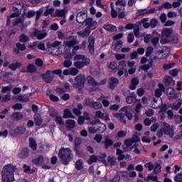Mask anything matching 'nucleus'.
Returning <instances> with one entry per match:
<instances>
[{
  "instance_id": "1",
  "label": "nucleus",
  "mask_w": 182,
  "mask_h": 182,
  "mask_svg": "<svg viewBox=\"0 0 182 182\" xmlns=\"http://www.w3.org/2000/svg\"><path fill=\"white\" fill-rule=\"evenodd\" d=\"M18 168L14 165H6L4 166L1 171V178L3 182H12L15 178H14V172L16 171Z\"/></svg>"
},
{
  "instance_id": "2",
  "label": "nucleus",
  "mask_w": 182,
  "mask_h": 182,
  "mask_svg": "<svg viewBox=\"0 0 182 182\" xmlns=\"http://www.w3.org/2000/svg\"><path fill=\"white\" fill-rule=\"evenodd\" d=\"M58 157L59 159H60L63 164L68 166L70 160L73 159V154L72 153V149H70V148H61L58 153Z\"/></svg>"
},
{
  "instance_id": "3",
  "label": "nucleus",
  "mask_w": 182,
  "mask_h": 182,
  "mask_svg": "<svg viewBox=\"0 0 182 182\" xmlns=\"http://www.w3.org/2000/svg\"><path fill=\"white\" fill-rule=\"evenodd\" d=\"M163 134H166L170 139L174 137V127H171L169 124L166 122H161V129L158 132V137H163Z\"/></svg>"
},
{
  "instance_id": "4",
  "label": "nucleus",
  "mask_w": 182,
  "mask_h": 182,
  "mask_svg": "<svg viewBox=\"0 0 182 182\" xmlns=\"http://www.w3.org/2000/svg\"><path fill=\"white\" fill-rule=\"evenodd\" d=\"M130 107H124L121 109L119 111L120 112L114 114V117H116L121 122V123H123V124H126V119H124V117L127 116V119L129 120H132L133 119V115L132 113L129 112V110H130Z\"/></svg>"
},
{
  "instance_id": "5",
  "label": "nucleus",
  "mask_w": 182,
  "mask_h": 182,
  "mask_svg": "<svg viewBox=\"0 0 182 182\" xmlns=\"http://www.w3.org/2000/svg\"><path fill=\"white\" fill-rule=\"evenodd\" d=\"M74 66L77 68V69H83L85 66H89L90 65V59L86 58L84 55H76L74 57Z\"/></svg>"
},
{
  "instance_id": "6",
  "label": "nucleus",
  "mask_w": 182,
  "mask_h": 182,
  "mask_svg": "<svg viewBox=\"0 0 182 182\" xmlns=\"http://www.w3.org/2000/svg\"><path fill=\"white\" fill-rule=\"evenodd\" d=\"M22 9H23V2L22 0H16L13 6V11L15 13L11 14L10 19L18 18V16L21 15V11H22Z\"/></svg>"
},
{
  "instance_id": "7",
  "label": "nucleus",
  "mask_w": 182,
  "mask_h": 182,
  "mask_svg": "<svg viewBox=\"0 0 182 182\" xmlns=\"http://www.w3.org/2000/svg\"><path fill=\"white\" fill-rule=\"evenodd\" d=\"M75 82L73 83V87L75 89H83L85 87V82H86V77L85 75L80 74L75 77Z\"/></svg>"
},
{
  "instance_id": "8",
  "label": "nucleus",
  "mask_w": 182,
  "mask_h": 182,
  "mask_svg": "<svg viewBox=\"0 0 182 182\" xmlns=\"http://www.w3.org/2000/svg\"><path fill=\"white\" fill-rule=\"evenodd\" d=\"M173 33V28H164L161 33V43L164 45V43H168L170 42V38L171 37V34Z\"/></svg>"
},
{
  "instance_id": "9",
  "label": "nucleus",
  "mask_w": 182,
  "mask_h": 182,
  "mask_svg": "<svg viewBox=\"0 0 182 182\" xmlns=\"http://www.w3.org/2000/svg\"><path fill=\"white\" fill-rule=\"evenodd\" d=\"M62 45V41H55L54 43H47V48H48V51L50 52V55H56L53 50L56 49V48H59Z\"/></svg>"
},
{
  "instance_id": "10",
  "label": "nucleus",
  "mask_w": 182,
  "mask_h": 182,
  "mask_svg": "<svg viewBox=\"0 0 182 182\" xmlns=\"http://www.w3.org/2000/svg\"><path fill=\"white\" fill-rule=\"evenodd\" d=\"M85 105L87 106H90V107H92V109H95V110H99V109H102V107H103L102 102H95L92 100H87L85 101Z\"/></svg>"
},
{
  "instance_id": "11",
  "label": "nucleus",
  "mask_w": 182,
  "mask_h": 182,
  "mask_svg": "<svg viewBox=\"0 0 182 182\" xmlns=\"http://www.w3.org/2000/svg\"><path fill=\"white\" fill-rule=\"evenodd\" d=\"M169 53L170 48L167 47H164L161 51L156 53V55H155V59H165V58H167V56H168Z\"/></svg>"
},
{
  "instance_id": "12",
  "label": "nucleus",
  "mask_w": 182,
  "mask_h": 182,
  "mask_svg": "<svg viewBox=\"0 0 182 182\" xmlns=\"http://www.w3.org/2000/svg\"><path fill=\"white\" fill-rule=\"evenodd\" d=\"M85 23L86 28H89L90 31H95L98 26L97 21L93 20V18H88Z\"/></svg>"
},
{
  "instance_id": "13",
  "label": "nucleus",
  "mask_w": 182,
  "mask_h": 182,
  "mask_svg": "<svg viewBox=\"0 0 182 182\" xmlns=\"http://www.w3.org/2000/svg\"><path fill=\"white\" fill-rule=\"evenodd\" d=\"M87 13L85 11H80L77 13L76 16V20L77 23H85L87 21Z\"/></svg>"
},
{
  "instance_id": "14",
  "label": "nucleus",
  "mask_w": 182,
  "mask_h": 182,
  "mask_svg": "<svg viewBox=\"0 0 182 182\" xmlns=\"http://www.w3.org/2000/svg\"><path fill=\"white\" fill-rule=\"evenodd\" d=\"M41 77L46 82V83H50L53 80V77H55V75L52 71H47L46 73L43 74Z\"/></svg>"
},
{
  "instance_id": "15",
  "label": "nucleus",
  "mask_w": 182,
  "mask_h": 182,
  "mask_svg": "<svg viewBox=\"0 0 182 182\" xmlns=\"http://www.w3.org/2000/svg\"><path fill=\"white\" fill-rule=\"evenodd\" d=\"M126 0H117L115 2L116 9L118 12H122V11H124V8H126Z\"/></svg>"
},
{
  "instance_id": "16",
  "label": "nucleus",
  "mask_w": 182,
  "mask_h": 182,
  "mask_svg": "<svg viewBox=\"0 0 182 182\" xmlns=\"http://www.w3.org/2000/svg\"><path fill=\"white\" fill-rule=\"evenodd\" d=\"M68 39L71 40L64 41V45L65 46H68V48H73V46L77 45V40H76V38H75L74 37L70 36L68 37Z\"/></svg>"
},
{
  "instance_id": "17",
  "label": "nucleus",
  "mask_w": 182,
  "mask_h": 182,
  "mask_svg": "<svg viewBox=\"0 0 182 182\" xmlns=\"http://www.w3.org/2000/svg\"><path fill=\"white\" fill-rule=\"evenodd\" d=\"M95 37H93L92 36H90L88 38V49L91 53H95Z\"/></svg>"
},
{
  "instance_id": "18",
  "label": "nucleus",
  "mask_w": 182,
  "mask_h": 182,
  "mask_svg": "<svg viewBox=\"0 0 182 182\" xmlns=\"http://www.w3.org/2000/svg\"><path fill=\"white\" fill-rule=\"evenodd\" d=\"M26 49V46L25 44H21V43H17L16 44V48L14 49V53L19 55L21 52H23ZM21 50V51H20Z\"/></svg>"
},
{
  "instance_id": "19",
  "label": "nucleus",
  "mask_w": 182,
  "mask_h": 182,
  "mask_svg": "<svg viewBox=\"0 0 182 182\" xmlns=\"http://www.w3.org/2000/svg\"><path fill=\"white\" fill-rule=\"evenodd\" d=\"M107 157V154L105 152H101L100 154V156H98L99 161H101V163H103L105 167H107L109 166V164L106 161Z\"/></svg>"
},
{
  "instance_id": "20",
  "label": "nucleus",
  "mask_w": 182,
  "mask_h": 182,
  "mask_svg": "<svg viewBox=\"0 0 182 182\" xmlns=\"http://www.w3.org/2000/svg\"><path fill=\"white\" fill-rule=\"evenodd\" d=\"M90 32H92V30H90L89 28L86 27L84 31L77 32V35L80 38H87V36L90 35Z\"/></svg>"
},
{
  "instance_id": "21",
  "label": "nucleus",
  "mask_w": 182,
  "mask_h": 182,
  "mask_svg": "<svg viewBox=\"0 0 182 182\" xmlns=\"http://www.w3.org/2000/svg\"><path fill=\"white\" fill-rule=\"evenodd\" d=\"M66 129L68 130H72V129H75L76 127V122L73 119H68L65 122Z\"/></svg>"
},
{
  "instance_id": "22",
  "label": "nucleus",
  "mask_w": 182,
  "mask_h": 182,
  "mask_svg": "<svg viewBox=\"0 0 182 182\" xmlns=\"http://www.w3.org/2000/svg\"><path fill=\"white\" fill-rule=\"evenodd\" d=\"M159 88L155 90V96L156 97H160L161 95H163V92L166 90V87H164V85L163 84H159Z\"/></svg>"
},
{
  "instance_id": "23",
  "label": "nucleus",
  "mask_w": 182,
  "mask_h": 182,
  "mask_svg": "<svg viewBox=\"0 0 182 182\" xmlns=\"http://www.w3.org/2000/svg\"><path fill=\"white\" fill-rule=\"evenodd\" d=\"M47 35L46 33H43L39 30H36L34 32V36L38 40L44 39V38H46Z\"/></svg>"
},
{
  "instance_id": "24",
  "label": "nucleus",
  "mask_w": 182,
  "mask_h": 182,
  "mask_svg": "<svg viewBox=\"0 0 182 182\" xmlns=\"http://www.w3.org/2000/svg\"><path fill=\"white\" fill-rule=\"evenodd\" d=\"M25 132H26V128H25V127H18L14 130L13 134L14 136H19L23 134Z\"/></svg>"
},
{
  "instance_id": "25",
  "label": "nucleus",
  "mask_w": 182,
  "mask_h": 182,
  "mask_svg": "<svg viewBox=\"0 0 182 182\" xmlns=\"http://www.w3.org/2000/svg\"><path fill=\"white\" fill-rule=\"evenodd\" d=\"M109 88L110 89H114L117 85H119V80L116 77H111L109 80Z\"/></svg>"
},
{
  "instance_id": "26",
  "label": "nucleus",
  "mask_w": 182,
  "mask_h": 182,
  "mask_svg": "<svg viewBox=\"0 0 182 182\" xmlns=\"http://www.w3.org/2000/svg\"><path fill=\"white\" fill-rule=\"evenodd\" d=\"M136 23H138L139 26L142 25L143 28H144L145 29H149V28H150V23H149V18H143Z\"/></svg>"
},
{
  "instance_id": "27",
  "label": "nucleus",
  "mask_w": 182,
  "mask_h": 182,
  "mask_svg": "<svg viewBox=\"0 0 182 182\" xmlns=\"http://www.w3.org/2000/svg\"><path fill=\"white\" fill-rule=\"evenodd\" d=\"M44 158L43 156H39L38 158L33 159L32 163L36 166H42Z\"/></svg>"
},
{
  "instance_id": "28",
  "label": "nucleus",
  "mask_w": 182,
  "mask_h": 182,
  "mask_svg": "<svg viewBox=\"0 0 182 182\" xmlns=\"http://www.w3.org/2000/svg\"><path fill=\"white\" fill-rule=\"evenodd\" d=\"M55 16L58 18H66V10L61 9V10H56L55 13Z\"/></svg>"
},
{
  "instance_id": "29",
  "label": "nucleus",
  "mask_w": 182,
  "mask_h": 182,
  "mask_svg": "<svg viewBox=\"0 0 182 182\" xmlns=\"http://www.w3.org/2000/svg\"><path fill=\"white\" fill-rule=\"evenodd\" d=\"M28 156H29V151L26 148L23 149L22 151L18 154V157L20 159H26Z\"/></svg>"
},
{
  "instance_id": "30",
  "label": "nucleus",
  "mask_w": 182,
  "mask_h": 182,
  "mask_svg": "<svg viewBox=\"0 0 182 182\" xmlns=\"http://www.w3.org/2000/svg\"><path fill=\"white\" fill-rule=\"evenodd\" d=\"M164 83L166 86H170L171 83L173 85H176V81L173 80V78L170 76H165L164 77Z\"/></svg>"
},
{
  "instance_id": "31",
  "label": "nucleus",
  "mask_w": 182,
  "mask_h": 182,
  "mask_svg": "<svg viewBox=\"0 0 182 182\" xmlns=\"http://www.w3.org/2000/svg\"><path fill=\"white\" fill-rule=\"evenodd\" d=\"M87 82L90 86H97V82L92 76L87 77Z\"/></svg>"
},
{
  "instance_id": "32",
  "label": "nucleus",
  "mask_w": 182,
  "mask_h": 182,
  "mask_svg": "<svg viewBox=\"0 0 182 182\" xmlns=\"http://www.w3.org/2000/svg\"><path fill=\"white\" fill-rule=\"evenodd\" d=\"M34 123L36 126H41L42 124V117L38 114H35Z\"/></svg>"
},
{
  "instance_id": "33",
  "label": "nucleus",
  "mask_w": 182,
  "mask_h": 182,
  "mask_svg": "<svg viewBox=\"0 0 182 182\" xmlns=\"http://www.w3.org/2000/svg\"><path fill=\"white\" fill-rule=\"evenodd\" d=\"M12 119L15 122H18V120L23 119V115L21 112H16L12 115Z\"/></svg>"
},
{
  "instance_id": "34",
  "label": "nucleus",
  "mask_w": 182,
  "mask_h": 182,
  "mask_svg": "<svg viewBox=\"0 0 182 182\" xmlns=\"http://www.w3.org/2000/svg\"><path fill=\"white\" fill-rule=\"evenodd\" d=\"M97 127H98V129L97 130H98V132H100V133H103L106 132V129H107L106 124L100 122V121L98 122Z\"/></svg>"
},
{
  "instance_id": "35",
  "label": "nucleus",
  "mask_w": 182,
  "mask_h": 182,
  "mask_svg": "<svg viewBox=\"0 0 182 182\" xmlns=\"http://www.w3.org/2000/svg\"><path fill=\"white\" fill-rule=\"evenodd\" d=\"M134 33L136 38H139L140 36V26H139V23H135L134 27Z\"/></svg>"
},
{
  "instance_id": "36",
  "label": "nucleus",
  "mask_w": 182,
  "mask_h": 182,
  "mask_svg": "<svg viewBox=\"0 0 182 182\" xmlns=\"http://www.w3.org/2000/svg\"><path fill=\"white\" fill-rule=\"evenodd\" d=\"M104 29L108 31V32H114V31H116V26L112 24H106L104 26Z\"/></svg>"
},
{
  "instance_id": "37",
  "label": "nucleus",
  "mask_w": 182,
  "mask_h": 182,
  "mask_svg": "<svg viewBox=\"0 0 182 182\" xmlns=\"http://www.w3.org/2000/svg\"><path fill=\"white\" fill-rule=\"evenodd\" d=\"M137 85H139V80L136 77L132 78V85L130 86L131 90H134Z\"/></svg>"
},
{
  "instance_id": "38",
  "label": "nucleus",
  "mask_w": 182,
  "mask_h": 182,
  "mask_svg": "<svg viewBox=\"0 0 182 182\" xmlns=\"http://www.w3.org/2000/svg\"><path fill=\"white\" fill-rule=\"evenodd\" d=\"M99 161V156L96 155H92L90 156V159L88 160L89 164H93V163H97Z\"/></svg>"
},
{
  "instance_id": "39",
  "label": "nucleus",
  "mask_w": 182,
  "mask_h": 182,
  "mask_svg": "<svg viewBox=\"0 0 182 182\" xmlns=\"http://www.w3.org/2000/svg\"><path fill=\"white\" fill-rule=\"evenodd\" d=\"M182 100H179L172 105L173 110H178L181 107Z\"/></svg>"
},
{
  "instance_id": "40",
  "label": "nucleus",
  "mask_w": 182,
  "mask_h": 182,
  "mask_svg": "<svg viewBox=\"0 0 182 182\" xmlns=\"http://www.w3.org/2000/svg\"><path fill=\"white\" fill-rule=\"evenodd\" d=\"M17 99L20 102H23L24 103H26V102H29V100H30L29 97L22 95H18Z\"/></svg>"
},
{
  "instance_id": "41",
  "label": "nucleus",
  "mask_w": 182,
  "mask_h": 182,
  "mask_svg": "<svg viewBox=\"0 0 182 182\" xmlns=\"http://www.w3.org/2000/svg\"><path fill=\"white\" fill-rule=\"evenodd\" d=\"M21 66H22V64L21 63H11L9 66V68L11 70H16V69H18V68H21Z\"/></svg>"
},
{
  "instance_id": "42",
  "label": "nucleus",
  "mask_w": 182,
  "mask_h": 182,
  "mask_svg": "<svg viewBox=\"0 0 182 182\" xmlns=\"http://www.w3.org/2000/svg\"><path fill=\"white\" fill-rule=\"evenodd\" d=\"M123 45V42L122 41H117L114 45V50L115 52H119L120 49H122V46Z\"/></svg>"
},
{
  "instance_id": "43",
  "label": "nucleus",
  "mask_w": 182,
  "mask_h": 182,
  "mask_svg": "<svg viewBox=\"0 0 182 182\" xmlns=\"http://www.w3.org/2000/svg\"><path fill=\"white\" fill-rule=\"evenodd\" d=\"M107 163H109L110 166H116V158L113 156H109L107 157Z\"/></svg>"
},
{
  "instance_id": "44",
  "label": "nucleus",
  "mask_w": 182,
  "mask_h": 182,
  "mask_svg": "<svg viewBox=\"0 0 182 182\" xmlns=\"http://www.w3.org/2000/svg\"><path fill=\"white\" fill-rule=\"evenodd\" d=\"M55 122L57 124H60V126L65 125V122L63 121V118H62L60 115L55 116Z\"/></svg>"
},
{
  "instance_id": "45",
  "label": "nucleus",
  "mask_w": 182,
  "mask_h": 182,
  "mask_svg": "<svg viewBox=\"0 0 182 182\" xmlns=\"http://www.w3.org/2000/svg\"><path fill=\"white\" fill-rule=\"evenodd\" d=\"M166 94L168 96H170V97H173L176 95V90L173 87H169L166 90Z\"/></svg>"
},
{
  "instance_id": "46",
  "label": "nucleus",
  "mask_w": 182,
  "mask_h": 182,
  "mask_svg": "<svg viewBox=\"0 0 182 182\" xmlns=\"http://www.w3.org/2000/svg\"><path fill=\"white\" fill-rule=\"evenodd\" d=\"M29 142H30V147L32 149V150H36L38 147V145L36 144V141H34L33 139L30 138Z\"/></svg>"
},
{
  "instance_id": "47",
  "label": "nucleus",
  "mask_w": 182,
  "mask_h": 182,
  "mask_svg": "<svg viewBox=\"0 0 182 182\" xmlns=\"http://www.w3.org/2000/svg\"><path fill=\"white\" fill-rule=\"evenodd\" d=\"M75 168L77 170H82V168H83V161L82 159H79L76 161Z\"/></svg>"
},
{
  "instance_id": "48",
  "label": "nucleus",
  "mask_w": 182,
  "mask_h": 182,
  "mask_svg": "<svg viewBox=\"0 0 182 182\" xmlns=\"http://www.w3.org/2000/svg\"><path fill=\"white\" fill-rule=\"evenodd\" d=\"M64 119H69L70 117H73V114H72V112L69 109L64 110Z\"/></svg>"
},
{
  "instance_id": "49",
  "label": "nucleus",
  "mask_w": 182,
  "mask_h": 182,
  "mask_svg": "<svg viewBox=\"0 0 182 182\" xmlns=\"http://www.w3.org/2000/svg\"><path fill=\"white\" fill-rule=\"evenodd\" d=\"M19 41L20 42H23V43H26V42H28V41H29V36L25 34H21L19 36Z\"/></svg>"
},
{
  "instance_id": "50",
  "label": "nucleus",
  "mask_w": 182,
  "mask_h": 182,
  "mask_svg": "<svg viewBox=\"0 0 182 182\" xmlns=\"http://www.w3.org/2000/svg\"><path fill=\"white\" fill-rule=\"evenodd\" d=\"M158 100L156 98H154L152 102H151V107L153 109H159L160 107V104H159Z\"/></svg>"
},
{
  "instance_id": "51",
  "label": "nucleus",
  "mask_w": 182,
  "mask_h": 182,
  "mask_svg": "<svg viewBox=\"0 0 182 182\" xmlns=\"http://www.w3.org/2000/svg\"><path fill=\"white\" fill-rule=\"evenodd\" d=\"M157 23H159V21L156 18H153L151 20L149 23V27L152 28V29H154L156 26H157Z\"/></svg>"
},
{
  "instance_id": "52",
  "label": "nucleus",
  "mask_w": 182,
  "mask_h": 182,
  "mask_svg": "<svg viewBox=\"0 0 182 182\" xmlns=\"http://www.w3.org/2000/svg\"><path fill=\"white\" fill-rule=\"evenodd\" d=\"M108 68L109 69H112V70H115V69H117V63H116V62L112 61L111 63H108Z\"/></svg>"
},
{
  "instance_id": "53",
  "label": "nucleus",
  "mask_w": 182,
  "mask_h": 182,
  "mask_svg": "<svg viewBox=\"0 0 182 182\" xmlns=\"http://www.w3.org/2000/svg\"><path fill=\"white\" fill-rule=\"evenodd\" d=\"M35 15H36V12L35 11L29 10L28 13L26 14V18H28L30 19V18H33Z\"/></svg>"
},
{
  "instance_id": "54",
  "label": "nucleus",
  "mask_w": 182,
  "mask_h": 182,
  "mask_svg": "<svg viewBox=\"0 0 182 182\" xmlns=\"http://www.w3.org/2000/svg\"><path fill=\"white\" fill-rule=\"evenodd\" d=\"M105 144V147L107 149V147H110V146H113V141L109 139V137H106Z\"/></svg>"
},
{
  "instance_id": "55",
  "label": "nucleus",
  "mask_w": 182,
  "mask_h": 182,
  "mask_svg": "<svg viewBox=\"0 0 182 182\" xmlns=\"http://www.w3.org/2000/svg\"><path fill=\"white\" fill-rule=\"evenodd\" d=\"M46 11L44 13V16H48V15H52V14H53V12H55V9H48L49 6H48Z\"/></svg>"
},
{
  "instance_id": "56",
  "label": "nucleus",
  "mask_w": 182,
  "mask_h": 182,
  "mask_svg": "<svg viewBox=\"0 0 182 182\" xmlns=\"http://www.w3.org/2000/svg\"><path fill=\"white\" fill-rule=\"evenodd\" d=\"M146 181H157L158 180V178H157V176H154V175H149L148 177L146 178V179H145Z\"/></svg>"
},
{
  "instance_id": "57",
  "label": "nucleus",
  "mask_w": 182,
  "mask_h": 182,
  "mask_svg": "<svg viewBox=\"0 0 182 182\" xmlns=\"http://www.w3.org/2000/svg\"><path fill=\"white\" fill-rule=\"evenodd\" d=\"M96 5L97 6H99L100 8H102V9H104V11H107V9L106 8V5H103L102 4V0H96Z\"/></svg>"
},
{
  "instance_id": "58",
  "label": "nucleus",
  "mask_w": 182,
  "mask_h": 182,
  "mask_svg": "<svg viewBox=\"0 0 182 182\" xmlns=\"http://www.w3.org/2000/svg\"><path fill=\"white\" fill-rule=\"evenodd\" d=\"M82 144V139L79 137L75 139V149L77 150L79 149V146Z\"/></svg>"
},
{
  "instance_id": "59",
  "label": "nucleus",
  "mask_w": 182,
  "mask_h": 182,
  "mask_svg": "<svg viewBox=\"0 0 182 182\" xmlns=\"http://www.w3.org/2000/svg\"><path fill=\"white\" fill-rule=\"evenodd\" d=\"M12 89H14L12 85H9L7 87H2L1 92H2V93H6V92H11V90H12Z\"/></svg>"
},
{
  "instance_id": "60",
  "label": "nucleus",
  "mask_w": 182,
  "mask_h": 182,
  "mask_svg": "<svg viewBox=\"0 0 182 182\" xmlns=\"http://www.w3.org/2000/svg\"><path fill=\"white\" fill-rule=\"evenodd\" d=\"M134 99H136L135 96L129 95L128 97H127V103H128L129 105H132V103L134 102Z\"/></svg>"
},
{
  "instance_id": "61",
  "label": "nucleus",
  "mask_w": 182,
  "mask_h": 182,
  "mask_svg": "<svg viewBox=\"0 0 182 182\" xmlns=\"http://www.w3.org/2000/svg\"><path fill=\"white\" fill-rule=\"evenodd\" d=\"M127 136V132L126 131H119L117 133V136L119 139H123V137H126Z\"/></svg>"
},
{
  "instance_id": "62",
  "label": "nucleus",
  "mask_w": 182,
  "mask_h": 182,
  "mask_svg": "<svg viewBox=\"0 0 182 182\" xmlns=\"http://www.w3.org/2000/svg\"><path fill=\"white\" fill-rule=\"evenodd\" d=\"M147 14H149V10H147L146 9H140V10H138L137 11L138 16H141V15H146Z\"/></svg>"
},
{
  "instance_id": "63",
  "label": "nucleus",
  "mask_w": 182,
  "mask_h": 182,
  "mask_svg": "<svg viewBox=\"0 0 182 182\" xmlns=\"http://www.w3.org/2000/svg\"><path fill=\"white\" fill-rule=\"evenodd\" d=\"M77 73H79V70H77V68H70V75H71L72 76H76Z\"/></svg>"
},
{
  "instance_id": "64",
  "label": "nucleus",
  "mask_w": 182,
  "mask_h": 182,
  "mask_svg": "<svg viewBox=\"0 0 182 182\" xmlns=\"http://www.w3.org/2000/svg\"><path fill=\"white\" fill-rule=\"evenodd\" d=\"M127 41L129 43H133L134 41V34H133V33H130L128 34Z\"/></svg>"
}]
</instances>
